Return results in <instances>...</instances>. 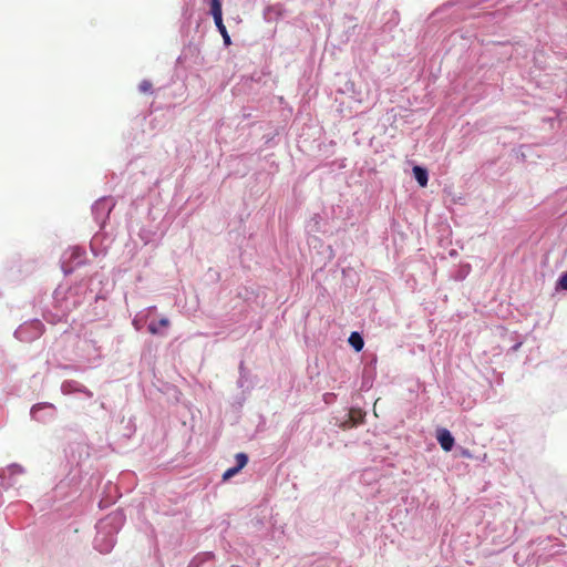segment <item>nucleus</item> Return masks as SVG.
<instances>
[{
	"label": "nucleus",
	"mask_w": 567,
	"mask_h": 567,
	"mask_svg": "<svg viewBox=\"0 0 567 567\" xmlns=\"http://www.w3.org/2000/svg\"><path fill=\"white\" fill-rule=\"evenodd\" d=\"M210 13L214 18L215 24L220 32L225 45H229L231 43L230 37L227 32V29L223 22V10L220 0H210Z\"/></svg>",
	"instance_id": "obj_1"
},
{
	"label": "nucleus",
	"mask_w": 567,
	"mask_h": 567,
	"mask_svg": "<svg viewBox=\"0 0 567 567\" xmlns=\"http://www.w3.org/2000/svg\"><path fill=\"white\" fill-rule=\"evenodd\" d=\"M436 439L441 445V447L445 452H450L454 445V437L451 432L446 429H439L436 433Z\"/></svg>",
	"instance_id": "obj_2"
},
{
	"label": "nucleus",
	"mask_w": 567,
	"mask_h": 567,
	"mask_svg": "<svg viewBox=\"0 0 567 567\" xmlns=\"http://www.w3.org/2000/svg\"><path fill=\"white\" fill-rule=\"evenodd\" d=\"M413 174L421 187H425L427 185L429 176L427 171L421 166L413 167Z\"/></svg>",
	"instance_id": "obj_3"
},
{
	"label": "nucleus",
	"mask_w": 567,
	"mask_h": 567,
	"mask_svg": "<svg viewBox=\"0 0 567 567\" xmlns=\"http://www.w3.org/2000/svg\"><path fill=\"white\" fill-rule=\"evenodd\" d=\"M169 326V320L167 318H162L157 322L152 321L148 324V331L152 334H159L162 328H167Z\"/></svg>",
	"instance_id": "obj_4"
},
{
	"label": "nucleus",
	"mask_w": 567,
	"mask_h": 567,
	"mask_svg": "<svg viewBox=\"0 0 567 567\" xmlns=\"http://www.w3.org/2000/svg\"><path fill=\"white\" fill-rule=\"evenodd\" d=\"M349 344L357 351H361L364 346L363 338L359 332H352L349 337Z\"/></svg>",
	"instance_id": "obj_5"
},
{
	"label": "nucleus",
	"mask_w": 567,
	"mask_h": 567,
	"mask_svg": "<svg viewBox=\"0 0 567 567\" xmlns=\"http://www.w3.org/2000/svg\"><path fill=\"white\" fill-rule=\"evenodd\" d=\"M236 466L239 467V470L244 468L248 463V456L245 453H237L236 456Z\"/></svg>",
	"instance_id": "obj_6"
},
{
	"label": "nucleus",
	"mask_w": 567,
	"mask_h": 567,
	"mask_svg": "<svg viewBox=\"0 0 567 567\" xmlns=\"http://www.w3.org/2000/svg\"><path fill=\"white\" fill-rule=\"evenodd\" d=\"M152 87H153V84L151 81L148 80H143L140 85H138V90L140 92L142 93H150L152 91Z\"/></svg>",
	"instance_id": "obj_7"
},
{
	"label": "nucleus",
	"mask_w": 567,
	"mask_h": 567,
	"mask_svg": "<svg viewBox=\"0 0 567 567\" xmlns=\"http://www.w3.org/2000/svg\"><path fill=\"white\" fill-rule=\"evenodd\" d=\"M239 467L237 466H234V467H230L228 468L224 474H223V480L224 481H227L229 480L230 477L235 476L237 473H239Z\"/></svg>",
	"instance_id": "obj_8"
},
{
	"label": "nucleus",
	"mask_w": 567,
	"mask_h": 567,
	"mask_svg": "<svg viewBox=\"0 0 567 567\" xmlns=\"http://www.w3.org/2000/svg\"><path fill=\"white\" fill-rule=\"evenodd\" d=\"M557 288L563 289V290H567V271L564 272L560 276V278L558 279Z\"/></svg>",
	"instance_id": "obj_9"
},
{
	"label": "nucleus",
	"mask_w": 567,
	"mask_h": 567,
	"mask_svg": "<svg viewBox=\"0 0 567 567\" xmlns=\"http://www.w3.org/2000/svg\"><path fill=\"white\" fill-rule=\"evenodd\" d=\"M332 396H334V394H333V393H327V394H324V400H326V402H329V400H331V398H332Z\"/></svg>",
	"instance_id": "obj_10"
},
{
	"label": "nucleus",
	"mask_w": 567,
	"mask_h": 567,
	"mask_svg": "<svg viewBox=\"0 0 567 567\" xmlns=\"http://www.w3.org/2000/svg\"><path fill=\"white\" fill-rule=\"evenodd\" d=\"M38 408H39V405L32 406L31 412H34L35 410H38Z\"/></svg>",
	"instance_id": "obj_11"
}]
</instances>
